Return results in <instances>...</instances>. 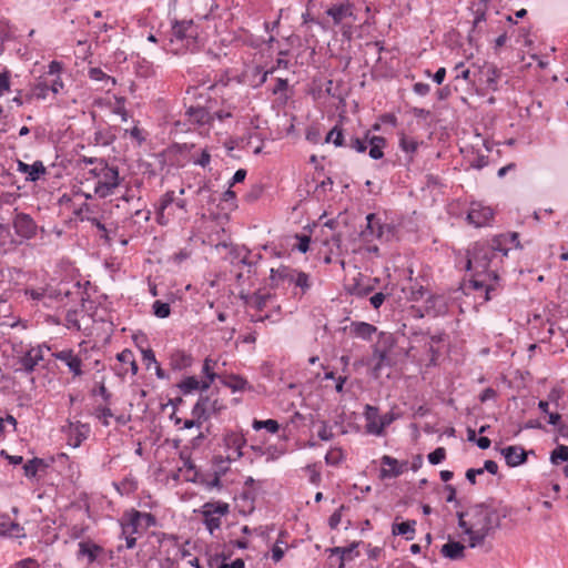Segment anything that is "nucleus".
I'll list each match as a JSON object with an SVG mask.
<instances>
[{
  "mask_svg": "<svg viewBox=\"0 0 568 568\" xmlns=\"http://www.w3.org/2000/svg\"><path fill=\"white\" fill-rule=\"evenodd\" d=\"M17 168L20 173L27 174L28 182H37L41 176L47 174V168L42 161H36L33 164H27L21 160H17Z\"/></svg>",
  "mask_w": 568,
  "mask_h": 568,
  "instance_id": "16",
  "label": "nucleus"
},
{
  "mask_svg": "<svg viewBox=\"0 0 568 568\" xmlns=\"http://www.w3.org/2000/svg\"><path fill=\"white\" fill-rule=\"evenodd\" d=\"M116 358L119 362L123 363V364H129L130 367H131V373L133 375H135L138 373V364L135 362V358H134V355L132 353V351L130 349H124L122 351L121 353H119L116 355Z\"/></svg>",
  "mask_w": 568,
  "mask_h": 568,
  "instance_id": "42",
  "label": "nucleus"
},
{
  "mask_svg": "<svg viewBox=\"0 0 568 568\" xmlns=\"http://www.w3.org/2000/svg\"><path fill=\"white\" fill-rule=\"evenodd\" d=\"M220 382L224 386L232 389V392H243L246 389H252V386L244 377L235 374L222 375L220 376Z\"/></svg>",
  "mask_w": 568,
  "mask_h": 568,
  "instance_id": "25",
  "label": "nucleus"
},
{
  "mask_svg": "<svg viewBox=\"0 0 568 568\" xmlns=\"http://www.w3.org/2000/svg\"><path fill=\"white\" fill-rule=\"evenodd\" d=\"M448 305L446 298L440 295L429 296L426 300L425 312L429 316H439L446 314Z\"/></svg>",
  "mask_w": 568,
  "mask_h": 568,
  "instance_id": "24",
  "label": "nucleus"
},
{
  "mask_svg": "<svg viewBox=\"0 0 568 568\" xmlns=\"http://www.w3.org/2000/svg\"><path fill=\"white\" fill-rule=\"evenodd\" d=\"M50 91V79L48 77L39 78L38 82L32 87L30 98L45 99Z\"/></svg>",
  "mask_w": 568,
  "mask_h": 568,
  "instance_id": "38",
  "label": "nucleus"
},
{
  "mask_svg": "<svg viewBox=\"0 0 568 568\" xmlns=\"http://www.w3.org/2000/svg\"><path fill=\"white\" fill-rule=\"evenodd\" d=\"M135 517H140V520L144 523L145 528H150L156 525L155 516L150 513L136 511Z\"/></svg>",
  "mask_w": 568,
  "mask_h": 568,
  "instance_id": "54",
  "label": "nucleus"
},
{
  "mask_svg": "<svg viewBox=\"0 0 568 568\" xmlns=\"http://www.w3.org/2000/svg\"><path fill=\"white\" fill-rule=\"evenodd\" d=\"M12 226L16 234L23 240H31L37 235L38 225L31 215L27 213H17L13 217Z\"/></svg>",
  "mask_w": 568,
  "mask_h": 568,
  "instance_id": "11",
  "label": "nucleus"
},
{
  "mask_svg": "<svg viewBox=\"0 0 568 568\" xmlns=\"http://www.w3.org/2000/svg\"><path fill=\"white\" fill-rule=\"evenodd\" d=\"M48 290L44 287L39 288H26L24 295L30 296L33 301H41L47 296Z\"/></svg>",
  "mask_w": 568,
  "mask_h": 568,
  "instance_id": "52",
  "label": "nucleus"
},
{
  "mask_svg": "<svg viewBox=\"0 0 568 568\" xmlns=\"http://www.w3.org/2000/svg\"><path fill=\"white\" fill-rule=\"evenodd\" d=\"M446 458V449L444 447H437L428 454V462L432 465H438Z\"/></svg>",
  "mask_w": 568,
  "mask_h": 568,
  "instance_id": "51",
  "label": "nucleus"
},
{
  "mask_svg": "<svg viewBox=\"0 0 568 568\" xmlns=\"http://www.w3.org/2000/svg\"><path fill=\"white\" fill-rule=\"evenodd\" d=\"M173 202L174 191H168L161 196L156 210V221L159 222V224L163 225L166 223V221H164V212L171 204H173Z\"/></svg>",
  "mask_w": 568,
  "mask_h": 568,
  "instance_id": "34",
  "label": "nucleus"
},
{
  "mask_svg": "<svg viewBox=\"0 0 568 568\" xmlns=\"http://www.w3.org/2000/svg\"><path fill=\"white\" fill-rule=\"evenodd\" d=\"M194 513L202 516L203 525L213 535L215 530L221 528L222 517L229 515L230 505L224 501H207L200 509H195Z\"/></svg>",
  "mask_w": 568,
  "mask_h": 568,
  "instance_id": "6",
  "label": "nucleus"
},
{
  "mask_svg": "<svg viewBox=\"0 0 568 568\" xmlns=\"http://www.w3.org/2000/svg\"><path fill=\"white\" fill-rule=\"evenodd\" d=\"M297 270H294L286 265H281L277 268L271 270L270 285L271 287H278L281 283H292Z\"/></svg>",
  "mask_w": 568,
  "mask_h": 568,
  "instance_id": "22",
  "label": "nucleus"
},
{
  "mask_svg": "<svg viewBox=\"0 0 568 568\" xmlns=\"http://www.w3.org/2000/svg\"><path fill=\"white\" fill-rule=\"evenodd\" d=\"M398 143H399L400 150L403 152H405V154L408 156V160H412L413 154L418 149V145H419L418 141L413 136H408L404 133H400Z\"/></svg>",
  "mask_w": 568,
  "mask_h": 568,
  "instance_id": "35",
  "label": "nucleus"
},
{
  "mask_svg": "<svg viewBox=\"0 0 568 568\" xmlns=\"http://www.w3.org/2000/svg\"><path fill=\"white\" fill-rule=\"evenodd\" d=\"M470 285L476 291H484L485 301H490L493 298V294L498 290V282L489 281L486 274H477V272H474Z\"/></svg>",
  "mask_w": 568,
  "mask_h": 568,
  "instance_id": "15",
  "label": "nucleus"
},
{
  "mask_svg": "<svg viewBox=\"0 0 568 568\" xmlns=\"http://www.w3.org/2000/svg\"><path fill=\"white\" fill-rule=\"evenodd\" d=\"M10 89V73L8 71L0 72V97Z\"/></svg>",
  "mask_w": 568,
  "mask_h": 568,
  "instance_id": "57",
  "label": "nucleus"
},
{
  "mask_svg": "<svg viewBox=\"0 0 568 568\" xmlns=\"http://www.w3.org/2000/svg\"><path fill=\"white\" fill-rule=\"evenodd\" d=\"M40 466H44V462L41 458L34 457L28 460L23 465L24 475L29 478L34 477Z\"/></svg>",
  "mask_w": 568,
  "mask_h": 568,
  "instance_id": "44",
  "label": "nucleus"
},
{
  "mask_svg": "<svg viewBox=\"0 0 568 568\" xmlns=\"http://www.w3.org/2000/svg\"><path fill=\"white\" fill-rule=\"evenodd\" d=\"M195 194L197 196L199 206L201 209H204L206 205L215 202L214 193L209 182H203V184L200 185L195 191Z\"/></svg>",
  "mask_w": 568,
  "mask_h": 568,
  "instance_id": "31",
  "label": "nucleus"
},
{
  "mask_svg": "<svg viewBox=\"0 0 568 568\" xmlns=\"http://www.w3.org/2000/svg\"><path fill=\"white\" fill-rule=\"evenodd\" d=\"M326 13L332 17L336 24H351L356 20V14L349 2L334 4L327 9Z\"/></svg>",
  "mask_w": 568,
  "mask_h": 568,
  "instance_id": "12",
  "label": "nucleus"
},
{
  "mask_svg": "<svg viewBox=\"0 0 568 568\" xmlns=\"http://www.w3.org/2000/svg\"><path fill=\"white\" fill-rule=\"evenodd\" d=\"M508 251L509 247L503 246V239L475 242L467 250L466 268L477 274H486L489 281L498 282V265L507 256Z\"/></svg>",
  "mask_w": 568,
  "mask_h": 568,
  "instance_id": "2",
  "label": "nucleus"
},
{
  "mask_svg": "<svg viewBox=\"0 0 568 568\" xmlns=\"http://www.w3.org/2000/svg\"><path fill=\"white\" fill-rule=\"evenodd\" d=\"M344 509V506H341L337 510H335L331 517L328 518V525L332 529L337 528V526L341 523L342 519V510Z\"/></svg>",
  "mask_w": 568,
  "mask_h": 568,
  "instance_id": "60",
  "label": "nucleus"
},
{
  "mask_svg": "<svg viewBox=\"0 0 568 568\" xmlns=\"http://www.w3.org/2000/svg\"><path fill=\"white\" fill-rule=\"evenodd\" d=\"M413 91L420 97H425L429 93L430 85L428 83L416 82L413 85Z\"/></svg>",
  "mask_w": 568,
  "mask_h": 568,
  "instance_id": "62",
  "label": "nucleus"
},
{
  "mask_svg": "<svg viewBox=\"0 0 568 568\" xmlns=\"http://www.w3.org/2000/svg\"><path fill=\"white\" fill-rule=\"evenodd\" d=\"M400 313L402 316L396 320V329L393 332V365L405 357L415 358L416 355L412 352L416 347L415 343L419 342L422 337L414 326L408 323L410 317L416 320L423 317V314H418V311L413 305L407 310H402Z\"/></svg>",
  "mask_w": 568,
  "mask_h": 568,
  "instance_id": "3",
  "label": "nucleus"
},
{
  "mask_svg": "<svg viewBox=\"0 0 568 568\" xmlns=\"http://www.w3.org/2000/svg\"><path fill=\"white\" fill-rule=\"evenodd\" d=\"M494 212L489 206H484L480 203H471L470 210L467 214V220L476 227L487 225L493 220Z\"/></svg>",
  "mask_w": 568,
  "mask_h": 568,
  "instance_id": "14",
  "label": "nucleus"
},
{
  "mask_svg": "<svg viewBox=\"0 0 568 568\" xmlns=\"http://www.w3.org/2000/svg\"><path fill=\"white\" fill-rule=\"evenodd\" d=\"M253 428L255 430H260V429L265 428L267 432H270L272 434H275V433L278 432L280 425H278L277 420H275V419H266V420H257V419H255L253 422Z\"/></svg>",
  "mask_w": 568,
  "mask_h": 568,
  "instance_id": "45",
  "label": "nucleus"
},
{
  "mask_svg": "<svg viewBox=\"0 0 568 568\" xmlns=\"http://www.w3.org/2000/svg\"><path fill=\"white\" fill-rule=\"evenodd\" d=\"M440 552L445 558L459 560L465 556V546L459 541L449 540L443 545Z\"/></svg>",
  "mask_w": 568,
  "mask_h": 568,
  "instance_id": "27",
  "label": "nucleus"
},
{
  "mask_svg": "<svg viewBox=\"0 0 568 568\" xmlns=\"http://www.w3.org/2000/svg\"><path fill=\"white\" fill-rule=\"evenodd\" d=\"M292 283H294L296 287H300L303 294L306 293L311 287L308 274L302 271H296Z\"/></svg>",
  "mask_w": 568,
  "mask_h": 568,
  "instance_id": "46",
  "label": "nucleus"
},
{
  "mask_svg": "<svg viewBox=\"0 0 568 568\" xmlns=\"http://www.w3.org/2000/svg\"><path fill=\"white\" fill-rule=\"evenodd\" d=\"M61 70H62V63L61 62H59V61H51L49 67H48V71H47V73L43 77H48V79H50L51 77L52 78L60 77Z\"/></svg>",
  "mask_w": 568,
  "mask_h": 568,
  "instance_id": "56",
  "label": "nucleus"
},
{
  "mask_svg": "<svg viewBox=\"0 0 568 568\" xmlns=\"http://www.w3.org/2000/svg\"><path fill=\"white\" fill-rule=\"evenodd\" d=\"M298 240L297 250L302 253H306L310 248L311 239L307 235H296Z\"/></svg>",
  "mask_w": 568,
  "mask_h": 568,
  "instance_id": "63",
  "label": "nucleus"
},
{
  "mask_svg": "<svg viewBox=\"0 0 568 568\" xmlns=\"http://www.w3.org/2000/svg\"><path fill=\"white\" fill-rule=\"evenodd\" d=\"M215 365H216V361H213L210 357H206L204 359L203 367H202V374L205 376L206 379H204L203 382H210V385L216 378L220 379V376H222V374L214 372Z\"/></svg>",
  "mask_w": 568,
  "mask_h": 568,
  "instance_id": "39",
  "label": "nucleus"
},
{
  "mask_svg": "<svg viewBox=\"0 0 568 568\" xmlns=\"http://www.w3.org/2000/svg\"><path fill=\"white\" fill-rule=\"evenodd\" d=\"M326 143H334L335 146H345L346 140L343 134V130L335 125L325 138Z\"/></svg>",
  "mask_w": 568,
  "mask_h": 568,
  "instance_id": "40",
  "label": "nucleus"
},
{
  "mask_svg": "<svg viewBox=\"0 0 568 568\" xmlns=\"http://www.w3.org/2000/svg\"><path fill=\"white\" fill-rule=\"evenodd\" d=\"M354 547L355 546L353 545L351 547H335L334 549H332V554L333 555L334 554L338 555L339 568H343L344 560L352 558V554H353Z\"/></svg>",
  "mask_w": 568,
  "mask_h": 568,
  "instance_id": "49",
  "label": "nucleus"
},
{
  "mask_svg": "<svg viewBox=\"0 0 568 568\" xmlns=\"http://www.w3.org/2000/svg\"><path fill=\"white\" fill-rule=\"evenodd\" d=\"M305 138L308 142L317 144L321 141V131L317 126L311 125L306 129Z\"/></svg>",
  "mask_w": 568,
  "mask_h": 568,
  "instance_id": "53",
  "label": "nucleus"
},
{
  "mask_svg": "<svg viewBox=\"0 0 568 568\" xmlns=\"http://www.w3.org/2000/svg\"><path fill=\"white\" fill-rule=\"evenodd\" d=\"M416 520L409 519L402 523L393 524V537L404 536L406 540H413L415 537Z\"/></svg>",
  "mask_w": 568,
  "mask_h": 568,
  "instance_id": "29",
  "label": "nucleus"
},
{
  "mask_svg": "<svg viewBox=\"0 0 568 568\" xmlns=\"http://www.w3.org/2000/svg\"><path fill=\"white\" fill-rule=\"evenodd\" d=\"M225 474V469H222L221 471H214V477L212 479H207L204 476H201L199 478H194L193 481L200 484L203 486L206 490H211L213 488L221 489L223 487L221 476Z\"/></svg>",
  "mask_w": 568,
  "mask_h": 568,
  "instance_id": "36",
  "label": "nucleus"
},
{
  "mask_svg": "<svg viewBox=\"0 0 568 568\" xmlns=\"http://www.w3.org/2000/svg\"><path fill=\"white\" fill-rule=\"evenodd\" d=\"M352 332L364 339H369L372 334L376 332V327L365 322H353L351 324Z\"/></svg>",
  "mask_w": 568,
  "mask_h": 568,
  "instance_id": "37",
  "label": "nucleus"
},
{
  "mask_svg": "<svg viewBox=\"0 0 568 568\" xmlns=\"http://www.w3.org/2000/svg\"><path fill=\"white\" fill-rule=\"evenodd\" d=\"M81 221H88L92 225H94L101 232V239L105 241V243L111 244V239L109 236V232L103 223H101L97 217L87 216L81 217Z\"/></svg>",
  "mask_w": 568,
  "mask_h": 568,
  "instance_id": "48",
  "label": "nucleus"
},
{
  "mask_svg": "<svg viewBox=\"0 0 568 568\" xmlns=\"http://www.w3.org/2000/svg\"><path fill=\"white\" fill-rule=\"evenodd\" d=\"M17 568H39V564L32 558H27L20 560L17 564Z\"/></svg>",
  "mask_w": 568,
  "mask_h": 568,
  "instance_id": "64",
  "label": "nucleus"
},
{
  "mask_svg": "<svg viewBox=\"0 0 568 568\" xmlns=\"http://www.w3.org/2000/svg\"><path fill=\"white\" fill-rule=\"evenodd\" d=\"M41 361H43L42 349L40 347H32L18 359L17 365L19 366L16 367L14 372L30 374Z\"/></svg>",
  "mask_w": 568,
  "mask_h": 568,
  "instance_id": "13",
  "label": "nucleus"
},
{
  "mask_svg": "<svg viewBox=\"0 0 568 568\" xmlns=\"http://www.w3.org/2000/svg\"><path fill=\"white\" fill-rule=\"evenodd\" d=\"M100 165L102 173L94 186V193L100 197H108L120 184L119 169L110 166L106 161L100 162Z\"/></svg>",
  "mask_w": 568,
  "mask_h": 568,
  "instance_id": "8",
  "label": "nucleus"
},
{
  "mask_svg": "<svg viewBox=\"0 0 568 568\" xmlns=\"http://www.w3.org/2000/svg\"><path fill=\"white\" fill-rule=\"evenodd\" d=\"M317 436L321 440H331L333 438L332 428L327 425L326 422H323L321 427L317 430Z\"/></svg>",
  "mask_w": 568,
  "mask_h": 568,
  "instance_id": "55",
  "label": "nucleus"
},
{
  "mask_svg": "<svg viewBox=\"0 0 568 568\" xmlns=\"http://www.w3.org/2000/svg\"><path fill=\"white\" fill-rule=\"evenodd\" d=\"M500 453L509 467H517L527 460V452L521 446H507Z\"/></svg>",
  "mask_w": 568,
  "mask_h": 568,
  "instance_id": "19",
  "label": "nucleus"
},
{
  "mask_svg": "<svg viewBox=\"0 0 568 568\" xmlns=\"http://www.w3.org/2000/svg\"><path fill=\"white\" fill-rule=\"evenodd\" d=\"M136 511L138 510L132 509L130 513L125 514L128 521L121 523L122 535H134L139 532V527L142 521L140 520V517H135Z\"/></svg>",
  "mask_w": 568,
  "mask_h": 568,
  "instance_id": "32",
  "label": "nucleus"
},
{
  "mask_svg": "<svg viewBox=\"0 0 568 568\" xmlns=\"http://www.w3.org/2000/svg\"><path fill=\"white\" fill-rule=\"evenodd\" d=\"M510 513L507 506L495 507L493 501L475 504L465 511H458V526L469 538V547L484 544L485 539L500 527L501 519Z\"/></svg>",
  "mask_w": 568,
  "mask_h": 568,
  "instance_id": "1",
  "label": "nucleus"
},
{
  "mask_svg": "<svg viewBox=\"0 0 568 568\" xmlns=\"http://www.w3.org/2000/svg\"><path fill=\"white\" fill-rule=\"evenodd\" d=\"M518 237H519L518 233L513 232V233H508V234L497 235L494 239H503V246L504 247H507L506 244L510 243L516 248H519V247H521V245H520V242H519Z\"/></svg>",
  "mask_w": 568,
  "mask_h": 568,
  "instance_id": "50",
  "label": "nucleus"
},
{
  "mask_svg": "<svg viewBox=\"0 0 568 568\" xmlns=\"http://www.w3.org/2000/svg\"><path fill=\"white\" fill-rule=\"evenodd\" d=\"M400 256H393V264L395 266L394 273L398 282L393 284V298L398 297L399 301H418L426 294V290L417 281L413 280V270L410 266H405Z\"/></svg>",
  "mask_w": 568,
  "mask_h": 568,
  "instance_id": "4",
  "label": "nucleus"
},
{
  "mask_svg": "<svg viewBox=\"0 0 568 568\" xmlns=\"http://www.w3.org/2000/svg\"><path fill=\"white\" fill-rule=\"evenodd\" d=\"M245 250H247L246 247H231L230 252H229V255H230V258H231V264L233 265H236V263L239 262V260L242 257V255L245 253Z\"/></svg>",
  "mask_w": 568,
  "mask_h": 568,
  "instance_id": "61",
  "label": "nucleus"
},
{
  "mask_svg": "<svg viewBox=\"0 0 568 568\" xmlns=\"http://www.w3.org/2000/svg\"><path fill=\"white\" fill-rule=\"evenodd\" d=\"M88 75L93 81L103 82L102 88L106 89L108 91H110L116 84L115 79L106 74L100 68H90L88 71Z\"/></svg>",
  "mask_w": 568,
  "mask_h": 568,
  "instance_id": "30",
  "label": "nucleus"
},
{
  "mask_svg": "<svg viewBox=\"0 0 568 568\" xmlns=\"http://www.w3.org/2000/svg\"><path fill=\"white\" fill-rule=\"evenodd\" d=\"M179 389L184 394H191L194 390L205 392L210 388V382L199 381L196 376H187L178 384Z\"/></svg>",
  "mask_w": 568,
  "mask_h": 568,
  "instance_id": "26",
  "label": "nucleus"
},
{
  "mask_svg": "<svg viewBox=\"0 0 568 568\" xmlns=\"http://www.w3.org/2000/svg\"><path fill=\"white\" fill-rule=\"evenodd\" d=\"M0 535L14 538H21L26 536L23 527L14 521L9 523L8 529L0 528Z\"/></svg>",
  "mask_w": 568,
  "mask_h": 568,
  "instance_id": "43",
  "label": "nucleus"
},
{
  "mask_svg": "<svg viewBox=\"0 0 568 568\" xmlns=\"http://www.w3.org/2000/svg\"><path fill=\"white\" fill-rule=\"evenodd\" d=\"M199 27L193 20L174 21L171 28L170 42L178 47L173 50L178 53L185 49L193 52L199 44Z\"/></svg>",
  "mask_w": 568,
  "mask_h": 568,
  "instance_id": "5",
  "label": "nucleus"
},
{
  "mask_svg": "<svg viewBox=\"0 0 568 568\" xmlns=\"http://www.w3.org/2000/svg\"><path fill=\"white\" fill-rule=\"evenodd\" d=\"M366 432L372 435H381L386 425L390 423V415L379 416L377 407L366 405L365 407Z\"/></svg>",
  "mask_w": 568,
  "mask_h": 568,
  "instance_id": "10",
  "label": "nucleus"
},
{
  "mask_svg": "<svg viewBox=\"0 0 568 568\" xmlns=\"http://www.w3.org/2000/svg\"><path fill=\"white\" fill-rule=\"evenodd\" d=\"M568 462V446L558 445L550 453V463L552 465H559L560 463Z\"/></svg>",
  "mask_w": 568,
  "mask_h": 568,
  "instance_id": "41",
  "label": "nucleus"
},
{
  "mask_svg": "<svg viewBox=\"0 0 568 568\" xmlns=\"http://www.w3.org/2000/svg\"><path fill=\"white\" fill-rule=\"evenodd\" d=\"M224 409H226V405L217 397L213 398V394L201 395L194 404L191 414L193 417H199L204 423L209 420L212 415H220Z\"/></svg>",
  "mask_w": 568,
  "mask_h": 568,
  "instance_id": "9",
  "label": "nucleus"
},
{
  "mask_svg": "<svg viewBox=\"0 0 568 568\" xmlns=\"http://www.w3.org/2000/svg\"><path fill=\"white\" fill-rule=\"evenodd\" d=\"M104 554L103 547L92 540H83L79 542L78 559L85 557L89 564H93Z\"/></svg>",
  "mask_w": 568,
  "mask_h": 568,
  "instance_id": "18",
  "label": "nucleus"
},
{
  "mask_svg": "<svg viewBox=\"0 0 568 568\" xmlns=\"http://www.w3.org/2000/svg\"><path fill=\"white\" fill-rule=\"evenodd\" d=\"M53 356L63 362L70 372L73 373L74 376H81L82 375V359L73 353L72 349H63L60 352H57L53 354Z\"/></svg>",
  "mask_w": 568,
  "mask_h": 568,
  "instance_id": "20",
  "label": "nucleus"
},
{
  "mask_svg": "<svg viewBox=\"0 0 568 568\" xmlns=\"http://www.w3.org/2000/svg\"><path fill=\"white\" fill-rule=\"evenodd\" d=\"M483 72L486 77L487 88L493 91H497L501 71L495 64H488L485 67Z\"/></svg>",
  "mask_w": 568,
  "mask_h": 568,
  "instance_id": "33",
  "label": "nucleus"
},
{
  "mask_svg": "<svg viewBox=\"0 0 568 568\" xmlns=\"http://www.w3.org/2000/svg\"><path fill=\"white\" fill-rule=\"evenodd\" d=\"M388 346H384L383 348H379V346H375L371 359L373 377L378 378L381 376L382 368L384 366H390V357L388 355Z\"/></svg>",
  "mask_w": 568,
  "mask_h": 568,
  "instance_id": "17",
  "label": "nucleus"
},
{
  "mask_svg": "<svg viewBox=\"0 0 568 568\" xmlns=\"http://www.w3.org/2000/svg\"><path fill=\"white\" fill-rule=\"evenodd\" d=\"M153 314L159 318H166L170 316L171 307L169 303L156 300L152 305Z\"/></svg>",
  "mask_w": 568,
  "mask_h": 568,
  "instance_id": "47",
  "label": "nucleus"
},
{
  "mask_svg": "<svg viewBox=\"0 0 568 568\" xmlns=\"http://www.w3.org/2000/svg\"><path fill=\"white\" fill-rule=\"evenodd\" d=\"M367 225L366 229L361 232V236L364 241H369L371 236L377 239L382 237L384 233V225L381 220L377 219L376 214L371 213L366 216Z\"/></svg>",
  "mask_w": 568,
  "mask_h": 568,
  "instance_id": "23",
  "label": "nucleus"
},
{
  "mask_svg": "<svg viewBox=\"0 0 568 568\" xmlns=\"http://www.w3.org/2000/svg\"><path fill=\"white\" fill-rule=\"evenodd\" d=\"M387 140L382 136L371 135L369 132H366L362 138L359 136H351L345 146L354 150L357 153H364L367 149H369V156L373 160H379L383 158L384 152L383 149L386 146Z\"/></svg>",
  "mask_w": 568,
  "mask_h": 568,
  "instance_id": "7",
  "label": "nucleus"
},
{
  "mask_svg": "<svg viewBox=\"0 0 568 568\" xmlns=\"http://www.w3.org/2000/svg\"><path fill=\"white\" fill-rule=\"evenodd\" d=\"M185 115L191 123L200 125L209 124L213 121L212 113L207 110V108L200 104L195 106H189L185 111Z\"/></svg>",
  "mask_w": 568,
  "mask_h": 568,
  "instance_id": "21",
  "label": "nucleus"
},
{
  "mask_svg": "<svg viewBox=\"0 0 568 568\" xmlns=\"http://www.w3.org/2000/svg\"><path fill=\"white\" fill-rule=\"evenodd\" d=\"M97 416L102 420V424L104 426H109V417H112L113 414L109 407H98L97 408Z\"/></svg>",
  "mask_w": 568,
  "mask_h": 568,
  "instance_id": "59",
  "label": "nucleus"
},
{
  "mask_svg": "<svg viewBox=\"0 0 568 568\" xmlns=\"http://www.w3.org/2000/svg\"><path fill=\"white\" fill-rule=\"evenodd\" d=\"M193 358L184 351H174L170 356V365L174 371H182L192 365Z\"/></svg>",
  "mask_w": 568,
  "mask_h": 568,
  "instance_id": "28",
  "label": "nucleus"
},
{
  "mask_svg": "<svg viewBox=\"0 0 568 568\" xmlns=\"http://www.w3.org/2000/svg\"><path fill=\"white\" fill-rule=\"evenodd\" d=\"M284 542L277 540L272 547V559L277 562L284 557V548L282 547Z\"/></svg>",
  "mask_w": 568,
  "mask_h": 568,
  "instance_id": "58",
  "label": "nucleus"
}]
</instances>
